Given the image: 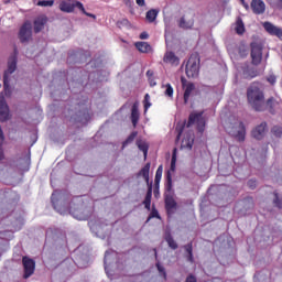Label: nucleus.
Wrapping results in <instances>:
<instances>
[{"label":"nucleus","mask_w":282,"mask_h":282,"mask_svg":"<svg viewBox=\"0 0 282 282\" xmlns=\"http://www.w3.org/2000/svg\"><path fill=\"white\" fill-rule=\"evenodd\" d=\"M137 6H139L140 8H144V6H147V2L144 0H135Z\"/></svg>","instance_id":"09e8293b"},{"label":"nucleus","mask_w":282,"mask_h":282,"mask_svg":"<svg viewBox=\"0 0 282 282\" xmlns=\"http://www.w3.org/2000/svg\"><path fill=\"white\" fill-rule=\"evenodd\" d=\"M185 74L187 78H197L199 76V54L194 53L189 56L185 67Z\"/></svg>","instance_id":"7ed1b4c3"},{"label":"nucleus","mask_w":282,"mask_h":282,"mask_svg":"<svg viewBox=\"0 0 282 282\" xmlns=\"http://www.w3.org/2000/svg\"><path fill=\"white\" fill-rule=\"evenodd\" d=\"M143 107H144V113L149 111V108L151 107V95L145 94L143 99Z\"/></svg>","instance_id":"72a5a7b5"},{"label":"nucleus","mask_w":282,"mask_h":282,"mask_svg":"<svg viewBox=\"0 0 282 282\" xmlns=\"http://www.w3.org/2000/svg\"><path fill=\"white\" fill-rule=\"evenodd\" d=\"M137 147L139 151H142L144 160H147V155H149V144L142 140H137Z\"/></svg>","instance_id":"393cba45"},{"label":"nucleus","mask_w":282,"mask_h":282,"mask_svg":"<svg viewBox=\"0 0 282 282\" xmlns=\"http://www.w3.org/2000/svg\"><path fill=\"white\" fill-rule=\"evenodd\" d=\"M158 10L151 9L147 12L145 19L149 21V23H153L158 19Z\"/></svg>","instance_id":"bb28decb"},{"label":"nucleus","mask_w":282,"mask_h":282,"mask_svg":"<svg viewBox=\"0 0 282 282\" xmlns=\"http://www.w3.org/2000/svg\"><path fill=\"white\" fill-rule=\"evenodd\" d=\"M151 171V163H147L139 172L138 177H143L144 182L149 184V173Z\"/></svg>","instance_id":"aec40b11"},{"label":"nucleus","mask_w":282,"mask_h":282,"mask_svg":"<svg viewBox=\"0 0 282 282\" xmlns=\"http://www.w3.org/2000/svg\"><path fill=\"white\" fill-rule=\"evenodd\" d=\"M153 197V187H149L148 188V192L145 194V198L143 200V205H144V208H147V210H151V199Z\"/></svg>","instance_id":"4be33fe9"},{"label":"nucleus","mask_w":282,"mask_h":282,"mask_svg":"<svg viewBox=\"0 0 282 282\" xmlns=\"http://www.w3.org/2000/svg\"><path fill=\"white\" fill-rule=\"evenodd\" d=\"M3 3L8 4L10 3V0H3Z\"/></svg>","instance_id":"bf43d9fd"},{"label":"nucleus","mask_w":282,"mask_h":282,"mask_svg":"<svg viewBox=\"0 0 282 282\" xmlns=\"http://www.w3.org/2000/svg\"><path fill=\"white\" fill-rule=\"evenodd\" d=\"M248 186L251 188V191H254L257 188V181L256 180H249L248 181Z\"/></svg>","instance_id":"c03bdc74"},{"label":"nucleus","mask_w":282,"mask_h":282,"mask_svg":"<svg viewBox=\"0 0 282 282\" xmlns=\"http://www.w3.org/2000/svg\"><path fill=\"white\" fill-rule=\"evenodd\" d=\"M165 88V96H169V98H173V86H171V84H166Z\"/></svg>","instance_id":"ea45409f"},{"label":"nucleus","mask_w":282,"mask_h":282,"mask_svg":"<svg viewBox=\"0 0 282 282\" xmlns=\"http://www.w3.org/2000/svg\"><path fill=\"white\" fill-rule=\"evenodd\" d=\"M147 76H153V72L148 70V72H147Z\"/></svg>","instance_id":"13d9d810"},{"label":"nucleus","mask_w":282,"mask_h":282,"mask_svg":"<svg viewBox=\"0 0 282 282\" xmlns=\"http://www.w3.org/2000/svg\"><path fill=\"white\" fill-rule=\"evenodd\" d=\"M132 127L135 129L138 127V122H140V110L138 108V102H134L131 108V116H130Z\"/></svg>","instance_id":"dca6fc26"},{"label":"nucleus","mask_w":282,"mask_h":282,"mask_svg":"<svg viewBox=\"0 0 282 282\" xmlns=\"http://www.w3.org/2000/svg\"><path fill=\"white\" fill-rule=\"evenodd\" d=\"M193 25H195V22L193 20L186 22L184 17H182L178 21V26L182 28V30H191Z\"/></svg>","instance_id":"b1692460"},{"label":"nucleus","mask_w":282,"mask_h":282,"mask_svg":"<svg viewBox=\"0 0 282 282\" xmlns=\"http://www.w3.org/2000/svg\"><path fill=\"white\" fill-rule=\"evenodd\" d=\"M166 182H167V191H171V188H173V177L171 176V171H167L166 173Z\"/></svg>","instance_id":"58836bf2"},{"label":"nucleus","mask_w":282,"mask_h":282,"mask_svg":"<svg viewBox=\"0 0 282 282\" xmlns=\"http://www.w3.org/2000/svg\"><path fill=\"white\" fill-rule=\"evenodd\" d=\"M251 10L253 14H263L265 12V2L263 0H252Z\"/></svg>","instance_id":"2eb2a0df"},{"label":"nucleus","mask_w":282,"mask_h":282,"mask_svg":"<svg viewBox=\"0 0 282 282\" xmlns=\"http://www.w3.org/2000/svg\"><path fill=\"white\" fill-rule=\"evenodd\" d=\"M235 31L236 34L240 35L246 33V25L243 24V20L241 18H237Z\"/></svg>","instance_id":"5701e85b"},{"label":"nucleus","mask_w":282,"mask_h":282,"mask_svg":"<svg viewBox=\"0 0 282 282\" xmlns=\"http://www.w3.org/2000/svg\"><path fill=\"white\" fill-rule=\"evenodd\" d=\"M181 83L183 87H185L183 95L184 105H188V100H191V96H193V91H195V84L188 83L186 85V79L184 77L181 78Z\"/></svg>","instance_id":"9b49d317"},{"label":"nucleus","mask_w":282,"mask_h":282,"mask_svg":"<svg viewBox=\"0 0 282 282\" xmlns=\"http://www.w3.org/2000/svg\"><path fill=\"white\" fill-rule=\"evenodd\" d=\"M10 119V107L6 101V97L0 95V122H6Z\"/></svg>","instance_id":"9d476101"},{"label":"nucleus","mask_w":282,"mask_h":282,"mask_svg":"<svg viewBox=\"0 0 282 282\" xmlns=\"http://www.w3.org/2000/svg\"><path fill=\"white\" fill-rule=\"evenodd\" d=\"M151 219H161L160 213L158 212V209H155V207L152 208V210L147 219V224H149V221H151Z\"/></svg>","instance_id":"f704fd0d"},{"label":"nucleus","mask_w":282,"mask_h":282,"mask_svg":"<svg viewBox=\"0 0 282 282\" xmlns=\"http://www.w3.org/2000/svg\"><path fill=\"white\" fill-rule=\"evenodd\" d=\"M238 54L241 58H246V56H248V48H246V46H240Z\"/></svg>","instance_id":"a19ab883"},{"label":"nucleus","mask_w":282,"mask_h":282,"mask_svg":"<svg viewBox=\"0 0 282 282\" xmlns=\"http://www.w3.org/2000/svg\"><path fill=\"white\" fill-rule=\"evenodd\" d=\"M82 12H83V14H85L86 17H90V19H96V14L87 12V11L85 10V8H84V11H82Z\"/></svg>","instance_id":"8fccbe9b"},{"label":"nucleus","mask_w":282,"mask_h":282,"mask_svg":"<svg viewBox=\"0 0 282 282\" xmlns=\"http://www.w3.org/2000/svg\"><path fill=\"white\" fill-rule=\"evenodd\" d=\"M164 171V167L162 165H160L156 170V173H155V178H154V184L155 186H159L160 185V182L162 180V173Z\"/></svg>","instance_id":"c85d7f7f"},{"label":"nucleus","mask_w":282,"mask_h":282,"mask_svg":"<svg viewBox=\"0 0 282 282\" xmlns=\"http://www.w3.org/2000/svg\"><path fill=\"white\" fill-rule=\"evenodd\" d=\"M271 133H273V135H275V138H281V135H282V128L279 127V126H274L271 129Z\"/></svg>","instance_id":"e433bc0d"},{"label":"nucleus","mask_w":282,"mask_h":282,"mask_svg":"<svg viewBox=\"0 0 282 282\" xmlns=\"http://www.w3.org/2000/svg\"><path fill=\"white\" fill-rule=\"evenodd\" d=\"M184 127H186V123H177L175 128V131L177 133L176 142H180V139L182 138V133H184Z\"/></svg>","instance_id":"7c9ffc66"},{"label":"nucleus","mask_w":282,"mask_h":282,"mask_svg":"<svg viewBox=\"0 0 282 282\" xmlns=\"http://www.w3.org/2000/svg\"><path fill=\"white\" fill-rule=\"evenodd\" d=\"M47 23V17L45 15H41L39 18H36L33 22V30L35 34H39V32L43 31V28H45Z\"/></svg>","instance_id":"4468645a"},{"label":"nucleus","mask_w":282,"mask_h":282,"mask_svg":"<svg viewBox=\"0 0 282 282\" xmlns=\"http://www.w3.org/2000/svg\"><path fill=\"white\" fill-rule=\"evenodd\" d=\"M154 254H155V257H158V251H155V253H154Z\"/></svg>","instance_id":"052dcab7"},{"label":"nucleus","mask_w":282,"mask_h":282,"mask_svg":"<svg viewBox=\"0 0 282 282\" xmlns=\"http://www.w3.org/2000/svg\"><path fill=\"white\" fill-rule=\"evenodd\" d=\"M245 204H249V208H254V200L252 199V197H247L245 199Z\"/></svg>","instance_id":"a18cd8bd"},{"label":"nucleus","mask_w":282,"mask_h":282,"mask_svg":"<svg viewBox=\"0 0 282 282\" xmlns=\"http://www.w3.org/2000/svg\"><path fill=\"white\" fill-rule=\"evenodd\" d=\"M232 135L238 142H246V124H243V121L239 122L238 130Z\"/></svg>","instance_id":"f3484780"},{"label":"nucleus","mask_w":282,"mask_h":282,"mask_svg":"<svg viewBox=\"0 0 282 282\" xmlns=\"http://www.w3.org/2000/svg\"><path fill=\"white\" fill-rule=\"evenodd\" d=\"M276 8L282 10V0H276Z\"/></svg>","instance_id":"6e6d98bb"},{"label":"nucleus","mask_w":282,"mask_h":282,"mask_svg":"<svg viewBox=\"0 0 282 282\" xmlns=\"http://www.w3.org/2000/svg\"><path fill=\"white\" fill-rule=\"evenodd\" d=\"M187 261H189V263L195 262V259L193 258V253L187 254Z\"/></svg>","instance_id":"864d4df0"},{"label":"nucleus","mask_w":282,"mask_h":282,"mask_svg":"<svg viewBox=\"0 0 282 282\" xmlns=\"http://www.w3.org/2000/svg\"><path fill=\"white\" fill-rule=\"evenodd\" d=\"M262 26L264 28L265 32L271 36H278L282 41V29L272 24V22H263Z\"/></svg>","instance_id":"f8f14e48"},{"label":"nucleus","mask_w":282,"mask_h":282,"mask_svg":"<svg viewBox=\"0 0 282 282\" xmlns=\"http://www.w3.org/2000/svg\"><path fill=\"white\" fill-rule=\"evenodd\" d=\"M264 107L265 109H268L269 112L274 115L276 113V107H279V101H276L274 97H271L267 101H264Z\"/></svg>","instance_id":"a211bd4d"},{"label":"nucleus","mask_w":282,"mask_h":282,"mask_svg":"<svg viewBox=\"0 0 282 282\" xmlns=\"http://www.w3.org/2000/svg\"><path fill=\"white\" fill-rule=\"evenodd\" d=\"M184 249L187 252V254H193V242L185 245Z\"/></svg>","instance_id":"37998d69"},{"label":"nucleus","mask_w":282,"mask_h":282,"mask_svg":"<svg viewBox=\"0 0 282 282\" xmlns=\"http://www.w3.org/2000/svg\"><path fill=\"white\" fill-rule=\"evenodd\" d=\"M109 254H110V252H109V251H106L105 258H104L105 263H107V258L109 257Z\"/></svg>","instance_id":"4d7b16f0"},{"label":"nucleus","mask_w":282,"mask_h":282,"mask_svg":"<svg viewBox=\"0 0 282 282\" xmlns=\"http://www.w3.org/2000/svg\"><path fill=\"white\" fill-rule=\"evenodd\" d=\"M195 122L197 124L198 133H203L206 129V120H204V112H192L188 117L186 127H193Z\"/></svg>","instance_id":"20e7f679"},{"label":"nucleus","mask_w":282,"mask_h":282,"mask_svg":"<svg viewBox=\"0 0 282 282\" xmlns=\"http://www.w3.org/2000/svg\"><path fill=\"white\" fill-rule=\"evenodd\" d=\"M22 265L24 269L23 279H30L34 274V270H36V262L32 258L24 256L22 258Z\"/></svg>","instance_id":"6e6552de"},{"label":"nucleus","mask_w":282,"mask_h":282,"mask_svg":"<svg viewBox=\"0 0 282 282\" xmlns=\"http://www.w3.org/2000/svg\"><path fill=\"white\" fill-rule=\"evenodd\" d=\"M163 63L172 65L173 67H177V65H180V57H177V55L170 51L164 54Z\"/></svg>","instance_id":"ddd939ff"},{"label":"nucleus","mask_w":282,"mask_h":282,"mask_svg":"<svg viewBox=\"0 0 282 282\" xmlns=\"http://www.w3.org/2000/svg\"><path fill=\"white\" fill-rule=\"evenodd\" d=\"M135 138H138V131L131 132L129 137L122 142V149H124L128 144H131Z\"/></svg>","instance_id":"cd10ccee"},{"label":"nucleus","mask_w":282,"mask_h":282,"mask_svg":"<svg viewBox=\"0 0 282 282\" xmlns=\"http://www.w3.org/2000/svg\"><path fill=\"white\" fill-rule=\"evenodd\" d=\"M185 282H197V278L195 275H193V274H189L186 278Z\"/></svg>","instance_id":"de8ad7c7"},{"label":"nucleus","mask_w":282,"mask_h":282,"mask_svg":"<svg viewBox=\"0 0 282 282\" xmlns=\"http://www.w3.org/2000/svg\"><path fill=\"white\" fill-rule=\"evenodd\" d=\"M139 39H141L142 41L149 39V33L142 32V33L140 34Z\"/></svg>","instance_id":"3c124183"},{"label":"nucleus","mask_w":282,"mask_h":282,"mask_svg":"<svg viewBox=\"0 0 282 282\" xmlns=\"http://www.w3.org/2000/svg\"><path fill=\"white\" fill-rule=\"evenodd\" d=\"M249 78H257V70H251Z\"/></svg>","instance_id":"5fc2aeb1"},{"label":"nucleus","mask_w":282,"mask_h":282,"mask_svg":"<svg viewBox=\"0 0 282 282\" xmlns=\"http://www.w3.org/2000/svg\"><path fill=\"white\" fill-rule=\"evenodd\" d=\"M18 39L21 43H30L32 41V22L26 20L20 28Z\"/></svg>","instance_id":"423d86ee"},{"label":"nucleus","mask_w":282,"mask_h":282,"mask_svg":"<svg viewBox=\"0 0 282 282\" xmlns=\"http://www.w3.org/2000/svg\"><path fill=\"white\" fill-rule=\"evenodd\" d=\"M134 45L141 54H149V52H151V45L149 42H137Z\"/></svg>","instance_id":"412c9836"},{"label":"nucleus","mask_w":282,"mask_h":282,"mask_svg":"<svg viewBox=\"0 0 282 282\" xmlns=\"http://www.w3.org/2000/svg\"><path fill=\"white\" fill-rule=\"evenodd\" d=\"M158 271L162 274L164 281H166V270L160 263H156Z\"/></svg>","instance_id":"79ce46f5"},{"label":"nucleus","mask_w":282,"mask_h":282,"mask_svg":"<svg viewBox=\"0 0 282 282\" xmlns=\"http://www.w3.org/2000/svg\"><path fill=\"white\" fill-rule=\"evenodd\" d=\"M273 204L276 206V208H282V198L279 197V193L276 192H274Z\"/></svg>","instance_id":"4c0bfd02"},{"label":"nucleus","mask_w":282,"mask_h":282,"mask_svg":"<svg viewBox=\"0 0 282 282\" xmlns=\"http://www.w3.org/2000/svg\"><path fill=\"white\" fill-rule=\"evenodd\" d=\"M17 72V56L9 58L8 69L3 74V87H4V96H12V90L10 89V74H14Z\"/></svg>","instance_id":"f03ea898"},{"label":"nucleus","mask_w":282,"mask_h":282,"mask_svg":"<svg viewBox=\"0 0 282 282\" xmlns=\"http://www.w3.org/2000/svg\"><path fill=\"white\" fill-rule=\"evenodd\" d=\"M176 162H177V149H174L172 154L170 171L175 172Z\"/></svg>","instance_id":"473e14b6"},{"label":"nucleus","mask_w":282,"mask_h":282,"mask_svg":"<svg viewBox=\"0 0 282 282\" xmlns=\"http://www.w3.org/2000/svg\"><path fill=\"white\" fill-rule=\"evenodd\" d=\"M250 47L252 65H261V61H263V44L259 42H251Z\"/></svg>","instance_id":"39448f33"},{"label":"nucleus","mask_w":282,"mask_h":282,"mask_svg":"<svg viewBox=\"0 0 282 282\" xmlns=\"http://www.w3.org/2000/svg\"><path fill=\"white\" fill-rule=\"evenodd\" d=\"M177 208V202H175V198L172 195L165 196V210L167 213H171V210H175Z\"/></svg>","instance_id":"6ab92c4d"},{"label":"nucleus","mask_w":282,"mask_h":282,"mask_svg":"<svg viewBox=\"0 0 282 282\" xmlns=\"http://www.w3.org/2000/svg\"><path fill=\"white\" fill-rule=\"evenodd\" d=\"M268 83H270V85H275L276 83V76L274 75H269L267 78Z\"/></svg>","instance_id":"49530a36"},{"label":"nucleus","mask_w":282,"mask_h":282,"mask_svg":"<svg viewBox=\"0 0 282 282\" xmlns=\"http://www.w3.org/2000/svg\"><path fill=\"white\" fill-rule=\"evenodd\" d=\"M265 133H268V122L263 121L252 129L251 137L254 138V140H263Z\"/></svg>","instance_id":"1a4fd4ad"},{"label":"nucleus","mask_w":282,"mask_h":282,"mask_svg":"<svg viewBox=\"0 0 282 282\" xmlns=\"http://www.w3.org/2000/svg\"><path fill=\"white\" fill-rule=\"evenodd\" d=\"M247 99L254 111H265V95L259 86L252 84L247 89Z\"/></svg>","instance_id":"f257e3e1"},{"label":"nucleus","mask_w":282,"mask_h":282,"mask_svg":"<svg viewBox=\"0 0 282 282\" xmlns=\"http://www.w3.org/2000/svg\"><path fill=\"white\" fill-rule=\"evenodd\" d=\"M6 159V154L3 153V145L0 144V162Z\"/></svg>","instance_id":"603ef678"},{"label":"nucleus","mask_w":282,"mask_h":282,"mask_svg":"<svg viewBox=\"0 0 282 282\" xmlns=\"http://www.w3.org/2000/svg\"><path fill=\"white\" fill-rule=\"evenodd\" d=\"M37 6H40V8H52L54 0H40L37 1Z\"/></svg>","instance_id":"c9c22d12"},{"label":"nucleus","mask_w":282,"mask_h":282,"mask_svg":"<svg viewBox=\"0 0 282 282\" xmlns=\"http://www.w3.org/2000/svg\"><path fill=\"white\" fill-rule=\"evenodd\" d=\"M165 241L167 242L169 247L172 249V250H177V242L175 241V239H173V236L171 235H167L165 237Z\"/></svg>","instance_id":"c756f323"},{"label":"nucleus","mask_w":282,"mask_h":282,"mask_svg":"<svg viewBox=\"0 0 282 282\" xmlns=\"http://www.w3.org/2000/svg\"><path fill=\"white\" fill-rule=\"evenodd\" d=\"M63 197V194L61 193V191H55L52 196H51V202L53 204V207L55 208V210H58V199H61Z\"/></svg>","instance_id":"a878e982"},{"label":"nucleus","mask_w":282,"mask_h":282,"mask_svg":"<svg viewBox=\"0 0 282 282\" xmlns=\"http://www.w3.org/2000/svg\"><path fill=\"white\" fill-rule=\"evenodd\" d=\"M194 140L193 138H187V139H183L182 140V148L183 149H193V144H194Z\"/></svg>","instance_id":"2f4dec72"},{"label":"nucleus","mask_w":282,"mask_h":282,"mask_svg":"<svg viewBox=\"0 0 282 282\" xmlns=\"http://www.w3.org/2000/svg\"><path fill=\"white\" fill-rule=\"evenodd\" d=\"M76 8L80 10V12H85V7L82 4L80 1H77V0H66L61 2L59 4V10L62 12H67V13L74 12Z\"/></svg>","instance_id":"0eeeda50"}]
</instances>
